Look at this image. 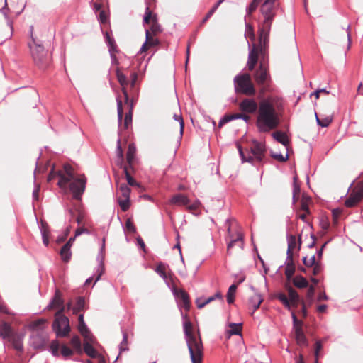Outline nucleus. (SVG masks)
<instances>
[{"instance_id": "ea45409f", "label": "nucleus", "mask_w": 363, "mask_h": 363, "mask_svg": "<svg viewBox=\"0 0 363 363\" xmlns=\"http://www.w3.org/2000/svg\"><path fill=\"white\" fill-rule=\"evenodd\" d=\"M124 173L125 175V178L128 182V184L131 186H138V183L132 177V176L130 174L128 167L126 166H124Z\"/></svg>"}, {"instance_id": "603ef678", "label": "nucleus", "mask_w": 363, "mask_h": 363, "mask_svg": "<svg viewBox=\"0 0 363 363\" xmlns=\"http://www.w3.org/2000/svg\"><path fill=\"white\" fill-rule=\"evenodd\" d=\"M61 354L64 357H68L72 356L74 354V352L72 350H71L69 347H68L67 345H63L61 347Z\"/></svg>"}, {"instance_id": "b1692460", "label": "nucleus", "mask_w": 363, "mask_h": 363, "mask_svg": "<svg viewBox=\"0 0 363 363\" xmlns=\"http://www.w3.org/2000/svg\"><path fill=\"white\" fill-rule=\"evenodd\" d=\"M177 296L182 300V306L186 311H189L191 308V301L189 294L183 289H179L176 292Z\"/></svg>"}, {"instance_id": "7c9ffc66", "label": "nucleus", "mask_w": 363, "mask_h": 363, "mask_svg": "<svg viewBox=\"0 0 363 363\" xmlns=\"http://www.w3.org/2000/svg\"><path fill=\"white\" fill-rule=\"evenodd\" d=\"M293 283L295 286L299 289L306 288L308 286V282L302 276H296L293 279Z\"/></svg>"}, {"instance_id": "052dcab7", "label": "nucleus", "mask_w": 363, "mask_h": 363, "mask_svg": "<svg viewBox=\"0 0 363 363\" xmlns=\"http://www.w3.org/2000/svg\"><path fill=\"white\" fill-rule=\"evenodd\" d=\"M116 154L117 157H123V151L121 145V138L117 140Z\"/></svg>"}, {"instance_id": "3c124183", "label": "nucleus", "mask_w": 363, "mask_h": 363, "mask_svg": "<svg viewBox=\"0 0 363 363\" xmlns=\"http://www.w3.org/2000/svg\"><path fill=\"white\" fill-rule=\"evenodd\" d=\"M174 118L175 121H177L179 123V126H180L179 140H182L183 132H184V120L181 115H177V114L174 115Z\"/></svg>"}, {"instance_id": "423d86ee", "label": "nucleus", "mask_w": 363, "mask_h": 363, "mask_svg": "<svg viewBox=\"0 0 363 363\" xmlns=\"http://www.w3.org/2000/svg\"><path fill=\"white\" fill-rule=\"evenodd\" d=\"M30 30H33V26L30 27ZM28 45L35 64L40 69L47 67L50 62V57L43 45L33 36L32 33L31 41Z\"/></svg>"}, {"instance_id": "412c9836", "label": "nucleus", "mask_w": 363, "mask_h": 363, "mask_svg": "<svg viewBox=\"0 0 363 363\" xmlns=\"http://www.w3.org/2000/svg\"><path fill=\"white\" fill-rule=\"evenodd\" d=\"M64 301L62 298V294L59 290H56L55 296L50 302V303L48 305V308L49 310L56 309L58 308V310L65 308L63 306Z\"/></svg>"}, {"instance_id": "0eeeda50", "label": "nucleus", "mask_w": 363, "mask_h": 363, "mask_svg": "<svg viewBox=\"0 0 363 363\" xmlns=\"http://www.w3.org/2000/svg\"><path fill=\"white\" fill-rule=\"evenodd\" d=\"M235 93L246 96H254L255 88L252 82L251 76L248 73L238 74L233 79Z\"/></svg>"}, {"instance_id": "774afa93", "label": "nucleus", "mask_w": 363, "mask_h": 363, "mask_svg": "<svg viewBox=\"0 0 363 363\" xmlns=\"http://www.w3.org/2000/svg\"><path fill=\"white\" fill-rule=\"evenodd\" d=\"M312 267H313V269H312L313 274L315 276L319 274L322 270L321 266L319 264L318 262H317L315 264L312 266Z\"/></svg>"}, {"instance_id": "1a4fd4ad", "label": "nucleus", "mask_w": 363, "mask_h": 363, "mask_svg": "<svg viewBox=\"0 0 363 363\" xmlns=\"http://www.w3.org/2000/svg\"><path fill=\"white\" fill-rule=\"evenodd\" d=\"M64 311L65 308H62L55 313L52 323V329L58 337H67L70 332L69 321L68 318L63 315Z\"/></svg>"}, {"instance_id": "a878e982", "label": "nucleus", "mask_w": 363, "mask_h": 363, "mask_svg": "<svg viewBox=\"0 0 363 363\" xmlns=\"http://www.w3.org/2000/svg\"><path fill=\"white\" fill-rule=\"evenodd\" d=\"M289 300L292 306L296 307L299 302V296L298 293L291 287L287 288Z\"/></svg>"}, {"instance_id": "7ed1b4c3", "label": "nucleus", "mask_w": 363, "mask_h": 363, "mask_svg": "<svg viewBox=\"0 0 363 363\" xmlns=\"http://www.w3.org/2000/svg\"><path fill=\"white\" fill-rule=\"evenodd\" d=\"M278 9L277 0H264L260 5L258 33L261 50L265 48L269 43L271 26Z\"/></svg>"}, {"instance_id": "5701e85b", "label": "nucleus", "mask_w": 363, "mask_h": 363, "mask_svg": "<svg viewBox=\"0 0 363 363\" xmlns=\"http://www.w3.org/2000/svg\"><path fill=\"white\" fill-rule=\"evenodd\" d=\"M258 60V54L257 50L256 49L255 45H253L252 49L250 50L248 55V60H247V67L248 69L252 71L254 69L256 64L257 63Z\"/></svg>"}, {"instance_id": "c9c22d12", "label": "nucleus", "mask_w": 363, "mask_h": 363, "mask_svg": "<svg viewBox=\"0 0 363 363\" xmlns=\"http://www.w3.org/2000/svg\"><path fill=\"white\" fill-rule=\"evenodd\" d=\"M315 118H316L317 124L323 128L328 127L333 121V118L331 116H327V117H325L324 118L320 119L318 118L316 113H315Z\"/></svg>"}, {"instance_id": "79ce46f5", "label": "nucleus", "mask_w": 363, "mask_h": 363, "mask_svg": "<svg viewBox=\"0 0 363 363\" xmlns=\"http://www.w3.org/2000/svg\"><path fill=\"white\" fill-rule=\"evenodd\" d=\"M224 0H218V1L210 9V11L206 13V16L203 19V22L207 21L212 15L216 12V11L218 9L220 4L223 2Z\"/></svg>"}, {"instance_id": "864d4df0", "label": "nucleus", "mask_w": 363, "mask_h": 363, "mask_svg": "<svg viewBox=\"0 0 363 363\" xmlns=\"http://www.w3.org/2000/svg\"><path fill=\"white\" fill-rule=\"evenodd\" d=\"M59 347L60 345L57 340H54L50 344V350L54 356L57 357L59 355Z\"/></svg>"}, {"instance_id": "37998d69", "label": "nucleus", "mask_w": 363, "mask_h": 363, "mask_svg": "<svg viewBox=\"0 0 363 363\" xmlns=\"http://www.w3.org/2000/svg\"><path fill=\"white\" fill-rule=\"evenodd\" d=\"M155 271L157 274H159L164 279L167 278V274L166 272V266L163 263H159L157 265Z\"/></svg>"}, {"instance_id": "20e7f679", "label": "nucleus", "mask_w": 363, "mask_h": 363, "mask_svg": "<svg viewBox=\"0 0 363 363\" xmlns=\"http://www.w3.org/2000/svg\"><path fill=\"white\" fill-rule=\"evenodd\" d=\"M184 330L186 335V341L190 354L192 363H203L204 358V348L199 330L197 335L194 332L193 325L185 315Z\"/></svg>"}, {"instance_id": "dca6fc26", "label": "nucleus", "mask_w": 363, "mask_h": 363, "mask_svg": "<svg viewBox=\"0 0 363 363\" xmlns=\"http://www.w3.org/2000/svg\"><path fill=\"white\" fill-rule=\"evenodd\" d=\"M116 77H117V79H118L119 84L122 86V92L124 95L125 101V103H128L129 102V96H128L127 89L125 88V86H127L128 84V80L126 76L121 72L119 68L116 69Z\"/></svg>"}, {"instance_id": "cd10ccee", "label": "nucleus", "mask_w": 363, "mask_h": 363, "mask_svg": "<svg viewBox=\"0 0 363 363\" xmlns=\"http://www.w3.org/2000/svg\"><path fill=\"white\" fill-rule=\"evenodd\" d=\"M272 136L279 143L282 144L284 146H287L289 145V139L286 135L282 131H275L272 134Z\"/></svg>"}, {"instance_id": "a19ab883", "label": "nucleus", "mask_w": 363, "mask_h": 363, "mask_svg": "<svg viewBox=\"0 0 363 363\" xmlns=\"http://www.w3.org/2000/svg\"><path fill=\"white\" fill-rule=\"evenodd\" d=\"M303 262L306 267H312L318 262L316 261L315 255H307L304 257L303 258Z\"/></svg>"}, {"instance_id": "bf43d9fd", "label": "nucleus", "mask_w": 363, "mask_h": 363, "mask_svg": "<svg viewBox=\"0 0 363 363\" xmlns=\"http://www.w3.org/2000/svg\"><path fill=\"white\" fill-rule=\"evenodd\" d=\"M292 318H293V330H295L298 328H302L303 322L301 320H298L296 315L294 313H292Z\"/></svg>"}, {"instance_id": "f704fd0d", "label": "nucleus", "mask_w": 363, "mask_h": 363, "mask_svg": "<svg viewBox=\"0 0 363 363\" xmlns=\"http://www.w3.org/2000/svg\"><path fill=\"white\" fill-rule=\"evenodd\" d=\"M263 301L261 296L259 294H255L250 298V303L253 307V312L259 308L260 304Z\"/></svg>"}, {"instance_id": "c85d7f7f", "label": "nucleus", "mask_w": 363, "mask_h": 363, "mask_svg": "<svg viewBox=\"0 0 363 363\" xmlns=\"http://www.w3.org/2000/svg\"><path fill=\"white\" fill-rule=\"evenodd\" d=\"M83 350L84 352L91 358H96L98 357V352L91 345V342H84Z\"/></svg>"}, {"instance_id": "6ab92c4d", "label": "nucleus", "mask_w": 363, "mask_h": 363, "mask_svg": "<svg viewBox=\"0 0 363 363\" xmlns=\"http://www.w3.org/2000/svg\"><path fill=\"white\" fill-rule=\"evenodd\" d=\"M294 330V338L296 340V344L299 347H307L308 345V341L306 338L303 328H298Z\"/></svg>"}, {"instance_id": "aec40b11", "label": "nucleus", "mask_w": 363, "mask_h": 363, "mask_svg": "<svg viewBox=\"0 0 363 363\" xmlns=\"http://www.w3.org/2000/svg\"><path fill=\"white\" fill-rule=\"evenodd\" d=\"M190 202L189 199L184 194H177L174 195L169 201V203L179 206H186Z\"/></svg>"}, {"instance_id": "338daca9", "label": "nucleus", "mask_w": 363, "mask_h": 363, "mask_svg": "<svg viewBox=\"0 0 363 363\" xmlns=\"http://www.w3.org/2000/svg\"><path fill=\"white\" fill-rule=\"evenodd\" d=\"M82 335L84 337V342H92L94 341V337L89 329L87 330V333H84Z\"/></svg>"}, {"instance_id": "13d9d810", "label": "nucleus", "mask_w": 363, "mask_h": 363, "mask_svg": "<svg viewBox=\"0 0 363 363\" xmlns=\"http://www.w3.org/2000/svg\"><path fill=\"white\" fill-rule=\"evenodd\" d=\"M152 16V11L149 7V6H147L145 8V12L143 16V23H149L150 20Z\"/></svg>"}, {"instance_id": "4d7b16f0", "label": "nucleus", "mask_w": 363, "mask_h": 363, "mask_svg": "<svg viewBox=\"0 0 363 363\" xmlns=\"http://www.w3.org/2000/svg\"><path fill=\"white\" fill-rule=\"evenodd\" d=\"M242 160V162H248L252 164L253 166H255V164L254 163V157L251 155H249L248 157H246L244 154V152L239 154Z\"/></svg>"}, {"instance_id": "e2e57ef3", "label": "nucleus", "mask_w": 363, "mask_h": 363, "mask_svg": "<svg viewBox=\"0 0 363 363\" xmlns=\"http://www.w3.org/2000/svg\"><path fill=\"white\" fill-rule=\"evenodd\" d=\"M200 205H201L200 201L196 200L192 203H189L187 206H186V207L189 211H194V210L198 209Z\"/></svg>"}, {"instance_id": "a211bd4d", "label": "nucleus", "mask_w": 363, "mask_h": 363, "mask_svg": "<svg viewBox=\"0 0 363 363\" xmlns=\"http://www.w3.org/2000/svg\"><path fill=\"white\" fill-rule=\"evenodd\" d=\"M216 298L219 299L221 302H223V296L220 291H217L215 295L208 297V298H203L202 297L197 298L195 301L196 306L199 309L203 308L209 303L216 300Z\"/></svg>"}, {"instance_id": "39448f33", "label": "nucleus", "mask_w": 363, "mask_h": 363, "mask_svg": "<svg viewBox=\"0 0 363 363\" xmlns=\"http://www.w3.org/2000/svg\"><path fill=\"white\" fill-rule=\"evenodd\" d=\"M0 337L10 342L16 351L23 352L24 335L21 333L16 332L9 323L5 321L0 323Z\"/></svg>"}, {"instance_id": "6e6552de", "label": "nucleus", "mask_w": 363, "mask_h": 363, "mask_svg": "<svg viewBox=\"0 0 363 363\" xmlns=\"http://www.w3.org/2000/svg\"><path fill=\"white\" fill-rule=\"evenodd\" d=\"M71 228V225H67L61 234L55 237L51 233L47 223L41 221L40 230L44 246L45 247H48L50 240L55 241L57 244L64 242L68 235L70 233Z\"/></svg>"}, {"instance_id": "2f4dec72", "label": "nucleus", "mask_w": 363, "mask_h": 363, "mask_svg": "<svg viewBox=\"0 0 363 363\" xmlns=\"http://www.w3.org/2000/svg\"><path fill=\"white\" fill-rule=\"evenodd\" d=\"M237 287H238V284H233L228 289V291L227 293V301L229 304H231L234 302L235 294L236 292Z\"/></svg>"}, {"instance_id": "49530a36", "label": "nucleus", "mask_w": 363, "mask_h": 363, "mask_svg": "<svg viewBox=\"0 0 363 363\" xmlns=\"http://www.w3.org/2000/svg\"><path fill=\"white\" fill-rule=\"evenodd\" d=\"M132 107H133V101H131L129 112L125 114V118H124V126L125 128H128L129 124H130L132 122Z\"/></svg>"}, {"instance_id": "4468645a", "label": "nucleus", "mask_w": 363, "mask_h": 363, "mask_svg": "<svg viewBox=\"0 0 363 363\" xmlns=\"http://www.w3.org/2000/svg\"><path fill=\"white\" fill-rule=\"evenodd\" d=\"M363 198V181L359 182L352 190L348 198L345 201L347 208L355 206Z\"/></svg>"}, {"instance_id": "c03bdc74", "label": "nucleus", "mask_w": 363, "mask_h": 363, "mask_svg": "<svg viewBox=\"0 0 363 363\" xmlns=\"http://www.w3.org/2000/svg\"><path fill=\"white\" fill-rule=\"evenodd\" d=\"M119 190L123 198H130L131 190L126 184H121L120 185Z\"/></svg>"}, {"instance_id": "58836bf2", "label": "nucleus", "mask_w": 363, "mask_h": 363, "mask_svg": "<svg viewBox=\"0 0 363 363\" xmlns=\"http://www.w3.org/2000/svg\"><path fill=\"white\" fill-rule=\"evenodd\" d=\"M260 1L261 0H252V2L246 8L247 15H251L257 9Z\"/></svg>"}, {"instance_id": "f03ea898", "label": "nucleus", "mask_w": 363, "mask_h": 363, "mask_svg": "<svg viewBox=\"0 0 363 363\" xmlns=\"http://www.w3.org/2000/svg\"><path fill=\"white\" fill-rule=\"evenodd\" d=\"M58 179L57 185L65 193H72V198L81 200L86 189V178L84 174H77L69 164L63 165L62 169L55 170L54 167L50 172L48 181Z\"/></svg>"}, {"instance_id": "f8f14e48", "label": "nucleus", "mask_w": 363, "mask_h": 363, "mask_svg": "<svg viewBox=\"0 0 363 363\" xmlns=\"http://www.w3.org/2000/svg\"><path fill=\"white\" fill-rule=\"evenodd\" d=\"M315 242L316 239L313 234H311L309 238L306 235L304 239L303 235H301L298 240L295 235H290L287 237V250H295L296 247H298V250H300L302 245H303L304 247L312 248L315 245Z\"/></svg>"}, {"instance_id": "0e129e2a", "label": "nucleus", "mask_w": 363, "mask_h": 363, "mask_svg": "<svg viewBox=\"0 0 363 363\" xmlns=\"http://www.w3.org/2000/svg\"><path fill=\"white\" fill-rule=\"evenodd\" d=\"M150 30L153 35H156L157 33L161 32L162 29H161L160 26L157 22H155L152 25V26L150 28Z\"/></svg>"}, {"instance_id": "ddd939ff", "label": "nucleus", "mask_w": 363, "mask_h": 363, "mask_svg": "<svg viewBox=\"0 0 363 363\" xmlns=\"http://www.w3.org/2000/svg\"><path fill=\"white\" fill-rule=\"evenodd\" d=\"M235 220L233 219L227 218L224 224L228 231V250L233 247L243 248V238L242 233L238 232L236 235L232 234L231 228Z\"/></svg>"}, {"instance_id": "f3484780", "label": "nucleus", "mask_w": 363, "mask_h": 363, "mask_svg": "<svg viewBox=\"0 0 363 363\" xmlns=\"http://www.w3.org/2000/svg\"><path fill=\"white\" fill-rule=\"evenodd\" d=\"M116 77H117V79H118L119 84L122 86V92L124 95L125 101V103H128L129 102V96H128L127 89L125 88V86H127L128 84V80L126 76L121 72L119 68L116 69Z\"/></svg>"}, {"instance_id": "e433bc0d", "label": "nucleus", "mask_w": 363, "mask_h": 363, "mask_svg": "<svg viewBox=\"0 0 363 363\" xmlns=\"http://www.w3.org/2000/svg\"><path fill=\"white\" fill-rule=\"evenodd\" d=\"M116 101H117L118 121L119 125H121V124L122 123L123 116V104H122V101L119 96H118L116 98Z\"/></svg>"}, {"instance_id": "bb28decb", "label": "nucleus", "mask_w": 363, "mask_h": 363, "mask_svg": "<svg viewBox=\"0 0 363 363\" xmlns=\"http://www.w3.org/2000/svg\"><path fill=\"white\" fill-rule=\"evenodd\" d=\"M136 153V147L134 143H130L128 145V151L126 153V160L127 162L130 167H132L133 160L135 159V155Z\"/></svg>"}, {"instance_id": "8fccbe9b", "label": "nucleus", "mask_w": 363, "mask_h": 363, "mask_svg": "<svg viewBox=\"0 0 363 363\" xmlns=\"http://www.w3.org/2000/svg\"><path fill=\"white\" fill-rule=\"evenodd\" d=\"M271 157L281 162H286L289 159L288 154L284 156L281 153H275L273 152H271Z\"/></svg>"}, {"instance_id": "4c0bfd02", "label": "nucleus", "mask_w": 363, "mask_h": 363, "mask_svg": "<svg viewBox=\"0 0 363 363\" xmlns=\"http://www.w3.org/2000/svg\"><path fill=\"white\" fill-rule=\"evenodd\" d=\"M228 116H229L230 121L233 120H236V119H242L245 122L248 123L249 121L250 120V117L247 114L245 113L244 112L233 113V114H230Z\"/></svg>"}, {"instance_id": "f257e3e1", "label": "nucleus", "mask_w": 363, "mask_h": 363, "mask_svg": "<svg viewBox=\"0 0 363 363\" xmlns=\"http://www.w3.org/2000/svg\"><path fill=\"white\" fill-rule=\"evenodd\" d=\"M282 106L281 99L272 95L261 99L259 103L252 98H245L239 104L240 109L245 113L257 112L255 124L259 133H268L279 126V110Z\"/></svg>"}, {"instance_id": "4be33fe9", "label": "nucleus", "mask_w": 363, "mask_h": 363, "mask_svg": "<svg viewBox=\"0 0 363 363\" xmlns=\"http://www.w3.org/2000/svg\"><path fill=\"white\" fill-rule=\"evenodd\" d=\"M83 233L90 234L91 232L85 228H78L76 229L74 235L71 237L69 240L60 248V250H70L72 244L75 241L77 237L81 235Z\"/></svg>"}, {"instance_id": "69168bd1", "label": "nucleus", "mask_w": 363, "mask_h": 363, "mask_svg": "<svg viewBox=\"0 0 363 363\" xmlns=\"http://www.w3.org/2000/svg\"><path fill=\"white\" fill-rule=\"evenodd\" d=\"M322 348H323L322 343L320 341H317L315 344V352H314L315 359H317V361H318V353L322 350Z\"/></svg>"}, {"instance_id": "680f3d73", "label": "nucleus", "mask_w": 363, "mask_h": 363, "mask_svg": "<svg viewBox=\"0 0 363 363\" xmlns=\"http://www.w3.org/2000/svg\"><path fill=\"white\" fill-rule=\"evenodd\" d=\"M297 179L296 177H294V186H293V199H294L296 195L300 193V186L296 182Z\"/></svg>"}, {"instance_id": "6e6d98bb", "label": "nucleus", "mask_w": 363, "mask_h": 363, "mask_svg": "<svg viewBox=\"0 0 363 363\" xmlns=\"http://www.w3.org/2000/svg\"><path fill=\"white\" fill-rule=\"evenodd\" d=\"M60 255L62 260L65 262H68L72 257L71 251H60Z\"/></svg>"}, {"instance_id": "72a5a7b5", "label": "nucleus", "mask_w": 363, "mask_h": 363, "mask_svg": "<svg viewBox=\"0 0 363 363\" xmlns=\"http://www.w3.org/2000/svg\"><path fill=\"white\" fill-rule=\"evenodd\" d=\"M105 38L109 52H118L114 39L111 38L107 32L106 33Z\"/></svg>"}, {"instance_id": "473e14b6", "label": "nucleus", "mask_w": 363, "mask_h": 363, "mask_svg": "<svg viewBox=\"0 0 363 363\" xmlns=\"http://www.w3.org/2000/svg\"><path fill=\"white\" fill-rule=\"evenodd\" d=\"M72 346L76 350L79 354L82 353L81 340L78 335L74 336L70 341Z\"/></svg>"}, {"instance_id": "de8ad7c7", "label": "nucleus", "mask_w": 363, "mask_h": 363, "mask_svg": "<svg viewBox=\"0 0 363 363\" xmlns=\"http://www.w3.org/2000/svg\"><path fill=\"white\" fill-rule=\"evenodd\" d=\"M45 319H38L30 323V327L33 330L40 329L41 327L45 323Z\"/></svg>"}, {"instance_id": "393cba45", "label": "nucleus", "mask_w": 363, "mask_h": 363, "mask_svg": "<svg viewBox=\"0 0 363 363\" xmlns=\"http://www.w3.org/2000/svg\"><path fill=\"white\" fill-rule=\"evenodd\" d=\"M242 328V323H230L229 329L226 332L227 338H230L233 335H241Z\"/></svg>"}, {"instance_id": "09e8293b", "label": "nucleus", "mask_w": 363, "mask_h": 363, "mask_svg": "<svg viewBox=\"0 0 363 363\" xmlns=\"http://www.w3.org/2000/svg\"><path fill=\"white\" fill-rule=\"evenodd\" d=\"M76 211L77 213L76 221L78 225H80L82 223V220L84 219L86 213H85L84 211L81 207H78L76 209Z\"/></svg>"}, {"instance_id": "2eb2a0df", "label": "nucleus", "mask_w": 363, "mask_h": 363, "mask_svg": "<svg viewBox=\"0 0 363 363\" xmlns=\"http://www.w3.org/2000/svg\"><path fill=\"white\" fill-rule=\"evenodd\" d=\"M293 252L294 251H287L285 275L288 280H291L296 269L295 264L293 260Z\"/></svg>"}, {"instance_id": "9d476101", "label": "nucleus", "mask_w": 363, "mask_h": 363, "mask_svg": "<svg viewBox=\"0 0 363 363\" xmlns=\"http://www.w3.org/2000/svg\"><path fill=\"white\" fill-rule=\"evenodd\" d=\"M253 77L257 86H259L261 93L272 91L270 74L267 67L263 63L259 64L253 74Z\"/></svg>"}, {"instance_id": "5fc2aeb1", "label": "nucleus", "mask_w": 363, "mask_h": 363, "mask_svg": "<svg viewBox=\"0 0 363 363\" xmlns=\"http://www.w3.org/2000/svg\"><path fill=\"white\" fill-rule=\"evenodd\" d=\"M278 299L284 305V306L290 308L291 304L288 297L284 294H279L278 295Z\"/></svg>"}, {"instance_id": "9b49d317", "label": "nucleus", "mask_w": 363, "mask_h": 363, "mask_svg": "<svg viewBox=\"0 0 363 363\" xmlns=\"http://www.w3.org/2000/svg\"><path fill=\"white\" fill-rule=\"evenodd\" d=\"M250 152L254 157L255 166L263 165L266 162L267 147L264 142H259L257 140L252 141Z\"/></svg>"}, {"instance_id": "a18cd8bd", "label": "nucleus", "mask_w": 363, "mask_h": 363, "mask_svg": "<svg viewBox=\"0 0 363 363\" xmlns=\"http://www.w3.org/2000/svg\"><path fill=\"white\" fill-rule=\"evenodd\" d=\"M118 204L123 211H126L130 208V198L118 199Z\"/></svg>"}, {"instance_id": "c756f323", "label": "nucleus", "mask_w": 363, "mask_h": 363, "mask_svg": "<svg viewBox=\"0 0 363 363\" xmlns=\"http://www.w3.org/2000/svg\"><path fill=\"white\" fill-rule=\"evenodd\" d=\"M85 308V300L83 297L79 296L77 298L76 304L72 308L73 313L77 314L79 312L84 311Z\"/></svg>"}]
</instances>
